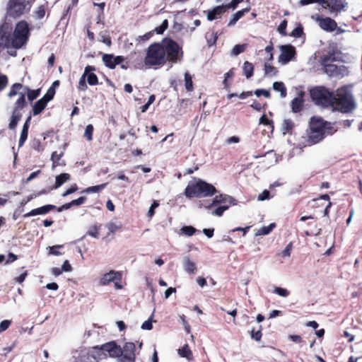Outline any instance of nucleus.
<instances>
[{"label": "nucleus", "mask_w": 362, "mask_h": 362, "mask_svg": "<svg viewBox=\"0 0 362 362\" xmlns=\"http://www.w3.org/2000/svg\"><path fill=\"white\" fill-rule=\"evenodd\" d=\"M182 57L183 52L178 43L165 37L160 42H154L148 46L144 62L149 68L162 66L166 62L175 64L181 61Z\"/></svg>", "instance_id": "nucleus-1"}, {"label": "nucleus", "mask_w": 362, "mask_h": 362, "mask_svg": "<svg viewBox=\"0 0 362 362\" xmlns=\"http://www.w3.org/2000/svg\"><path fill=\"white\" fill-rule=\"evenodd\" d=\"M331 108L342 113H350L356 108L353 95L347 88L341 87L333 91Z\"/></svg>", "instance_id": "nucleus-2"}, {"label": "nucleus", "mask_w": 362, "mask_h": 362, "mask_svg": "<svg viewBox=\"0 0 362 362\" xmlns=\"http://www.w3.org/2000/svg\"><path fill=\"white\" fill-rule=\"evenodd\" d=\"M333 127L329 122L322 118L312 117L310 122V132L308 136V142L315 144L322 141L325 134H332Z\"/></svg>", "instance_id": "nucleus-3"}, {"label": "nucleus", "mask_w": 362, "mask_h": 362, "mask_svg": "<svg viewBox=\"0 0 362 362\" xmlns=\"http://www.w3.org/2000/svg\"><path fill=\"white\" fill-rule=\"evenodd\" d=\"M34 2L35 0H8L6 6V19L17 21L28 15Z\"/></svg>", "instance_id": "nucleus-4"}, {"label": "nucleus", "mask_w": 362, "mask_h": 362, "mask_svg": "<svg viewBox=\"0 0 362 362\" xmlns=\"http://www.w3.org/2000/svg\"><path fill=\"white\" fill-rule=\"evenodd\" d=\"M216 193V189L211 184H209L201 179L196 182H190L185 189V195L187 198L211 197Z\"/></svg>", "instance_id": "nucleus-5"}, {"label": "nucleus", "mask_w": 362, "mask_h": 362, "mask_svg": "<svg viewBox=\"0 0 362 362\" xmlns=\"http://www.w3.org/2000/svg\"><path fill=\"white\" fill-rule=\"evenodd\" d=\"M11 35L12 47L17 49L22 48L27 44L30 36L29 23L25 20L19 21Z\"/></svg>", "instance_id": "nucleus-6"}, {"label": "nucleus", "mask_w": 362, "mask_h": 362, "mask_svg": "<svg viewBox=\"0 0 362 362\" xmlns=\"http://www.w3.org/2000/svg\"><path fill=\"white\" fill-rule=\"evenodd\" d=\"M105 352H107L112 358L114 356H117L119 354V349L116 346V342L112 341L101 346H93L88 349L86 356H83V357L87 361L91 358L98 361L103 358H106Z\"/></svg>", "instance_id": "nucleus-7"}, {"label": "nucleus", "mask_w": 362, "mask_h": 362, "mask_svg": "<svg viewBox=\"0 0 362 362\" xmlns=\"http://www.w3.org/2000/svg\"><path fill=\"white\" fill-rule=\"evenodd\" d=\"M310 95L315 105L322 107H331L333 91L325 86H316L310 90Z\"/></svg>", "instance_id": "nucleus-8"}, {"label": "nucleus", "mask_w": 362, "mask_h": 362, "mask_svg": "<svg viewBox=\"0 0 362 362\" xmlns=\"http://www.w3.org/2000/svg\"><path fill=\"white\" fill-rule=\"evenodd\" d=\"M119 349V354L112 358H118L119 362H135L136 346L133 342H126L122 347L116 344Z\"/></svg>", "instance_id": "nucleus-9"}, {"label": "nucleus", "mask_w": 362, "mask_h": 362, "mask_svg": "<svg viewBox=\"0 0 362 362\" xmlns=\"http://www.w3.org/2000/svg\"><path fill=\"white\" fill-rule=\"evenodd\" d=\"M11 25L6 21L0 23V53L5 49L12 47Z\"/></svg>", "instance_id": "nucleus-10"}, {"label": "nucleus", "mask_w": 362, "mask_h": 362, "mask_svg": "<svg viewBox=\"0 0 362 362\" xmlns=\"http://www.w3.org/2000/svg\"><path fill=\"white\" fill-rule=\"evenodd\" d=\"M281 54L279 57V62L282 64H288L296 54L295 47L291 45H285L280 47Z\"/></svg>", "instance_id": "nucleus-11"}, {"label": "nucleus", "mask_w": 362, "mask_h": 362, "mask_svg": "<svg viewBox=\"0 0 362 362\" xmlns=\"http://www.w3.org/2000/svg\"><path fill=\"white\" fill-rule=\"evenodd\" d=\"M316 21L318 23L320 28L327 32H332L335 30L337 26L336 21L329 17L322 18L317 16Z\"/></svg>", "instance_id": "nucleus-12"}, {"label": "nucleus", "mask_w": 362, "mask_h": 362, "mask_svg": "<svg viewBox=\"0 0 362 362\" xmlns=\"http://www.w3.org/2000/svg\"><path fill=\"white\" fill-rule=\"evenodd\" d=\"M102 59L105 65L111 69H114L117 65L120 64L124 61V57H115L111 54H104Z\"/></svg>", "instance_id": "nucleus-13"}, {"label": "nucleus", "mask_w": 362, "mask_h": 362, "mask_svg": "<svg viewBox=\"0 0 362 362\" xmlns=\"http://www.w3.org/2000/svg\"><path fill=\"white\" fill-rule=\"evenodd\" d=\"M50 10L48 6V2L45 1L44 4L37 6L33 11V17L37 21L43 19L45 16L49 17Z\"/></svg>", "instance_id": "nucleus-14"}, {"label": "nucleus", "mask_w": 362, "mask_h": 362, "mask_svg": "<svg viewBox=\"0 0 362 362\" xmlns=\"http://www.w3.org/2000/svg\"><path fill=\"white\" fill-rule=\"evenodd\" d=\"M122 276L121 272L111 270L103 276L100 280V284L103 286H105L115 281H121Z\"/></svg>", "instance_id": "nucleus-15"}, {"label": "nucleus", "mask_w": 362, "mask_h": 362, "mask_svg": "<svg viewBox=\"0 0 362 362\" xmlns=\"http://www.w3.org/2000/svg\"><path fill=\"white\" fill-rule=\"evenodd\" d=\"M57 209V206L53 204H47L42 206L32 209L27 214L23 215L24 218H28L30 216H37V215H42L49 213L50 211L54 210Z\"/></svg>", "instance_id": "nucleus-16"}, {"label": "nucleus", "mask_w": 362, "mask_h": 362, "mask_svg": "<svg viewBox=\"0 0 362 362\" xmlns=\"http://www.w3.org/2000/svg\"><path fill=\"white\" fill-rule=\"evenodd\" d=\"M324 71L329 76L337 77L341 74V67L333 64H324Z\"/></svg>", "instance_id": "nucleus-17"}, {"label": "nucleus", "mask_w": 362, "mask_h": 362, "mask_svg": "<svg viewBox=\"0 0 362 362\" xmlns=\"http://www.w3.org/2000/svg\"><path fill=\"white\" fill-rule=\"evenodd\" d=\"M233 197H231L229 195L227 194H220L217 195L214 197L213 199L212 204L208 206V208H210L212 205H217V204H221V205H228V207L233 202Z\"/></svg>", "instance_id": "nucleus-18"}, {"label": "nucleus", "mask_w": 362, "mask_h": 362, "mask_svg": "<svg viewBox=\"0 0 362 362\" xmlns=\"http://www.w3.org/2000/svg\"><path fill=\"white\" fill-rule=\"evenodd\" d=\"M226 9L223 5L217 6L214 7L212 10H209L206 11L207 13V19L209 21H212L218 18V16H221V14L226 12Z\"/></svg>", "instance_id": "nucleus-19"}, {"label": "nucleus", "mask_w": 362, "mask_h": 362, "mask_svg": "<svg viewBox=\"0 0 362 362\" xmlns=\"http://www.w3.org/2000/svg\"><path fill=\"white\" fill-rule=\"evenodd\" d=\"M22 114L21 112L17 110L12 111V114L10 118V122L8 124V129L13 130L16 128L18 122L21 119Z\"/></svg>", "instance_id": "nucleus-20"}, {"label": "nucleus", "mask_w": 362, "mask_h": 362, "mask_svg": "<svg viewBox=\"0 0 362 362\" xmlns=\"http://www.w3.org/2000/svg\"><path fill=\"white\" fill-rule=\"evenodd\" d=\"M177 351L180 356L186 358L189 361L194 359L192 351L187 344H185L181 349H179Z\"/></svg>", "instance_id": "nucleus-21"}, {"label": "nucleus", "mask_w": 362, "mask_h": 362, "mask_svg": "<svg viewBox=\"0 0 362 362\" xmlns=\"http://www.w3.org/2000/svg\"><path fill=\"white\" fill-rule=\"evenodd\" d=\"M71 179V175L69 173H64L57 175L55 179V183L53 185V189H57L61 187L64 183L69 181Z\"/></svg>", "instance_id": "nucleus-22"}, {"label": "nucleus", "mask_w": 362, "mask_h": 362, "mask_svg": "<svg viewBox=\"0 0 362 362\" xmlns=\"http://www.w3.org/2000/svg\"><path fill=\"white\" fill-rule=\"evenodd\" d=\"M250 6L246 7L240 11H237L233 15L232 18L228 22V26H232L236 23V22L240 19L245 13L250 11Z\"/></svg>", "instance_id": "nucleus-23"}, {"label": "nucleus", "mask_w": 362, "mask_h": 362, "mask_svg": "<svg viewBox=\"0 0 362 362\" xmlns=\"http://www.w3.org/2000/svg\"><path fill=\"white\" fill-rule=\"evenodd\" d=\"M184 268L189 274H194L197 271V265L195 262L192 261L188 257H186L184 259Z\"/></svg>", "instance_id": "nucleus-24"}, {"label": "nucleus", "mask_w": 362, "mask_h": 362, "mask_svg": "<svg viewBox=\"0 0 362 362\" xmlns=\"http://www.w3.org/2000/svg\"><path fill=\"white\" fill-rule=\"evenodd\" d=\"M46 106L47 103L40 98L33 105V115L35 116L40 114L45 110Z\"/></svg>", "instance_id": "nucleus-25"}, {"label": "nucleus", "mask_w": 362, "mask_h": 362, "mask_svg": "<svg viewBox=\"0 0 362 362\" xmlns=\"http://www.w3.org/2000/svg\"><path fill=\"white\" fill-rule=\"evenodd\" d=\"M20 96L15 103L13 110L21 112L25 106H27V102L25 100V94L23 93H19Z\"/></svg>", "instance_id": "nucleus-26"}, {"label": "nucleus", "mask_w": 362, "mask_h": 362, "mask_svg": "<svg viewBox=\"0 0 362 362\" xmlns=\"http://www.w3.org/2000/svg\"><path fill=\"white\" fill-rule=\"evenodd\" d=\"M64 152L62 151L60 153H58L57 151L52 152L51 155V160L52 161V169L57 168L59 165H65V163H60L59 161L62 158V157L64 156Z\"/></svg>", "instance_id": "nucleus-27"}, {"label": "nucleus", "mask_w": 362, "mask_h": 362, "mask_svg": "<svg viewBox=\"0 0 362 362\" xmlns=\"http://www.w3.org/2000/svg\"><path fill=\"white\" fill-rule=\"evenodd\" d=\"M243 74L247 78H250L253 76L254 74V66L252 63L246 61L244 62L243 66Z\"/></svg>", "instance_id": "nucleus-28"}, {"label": "nucleus", "mask_w": 362, "mask_h": 362, "mask_svg": "<svg viewBox=\"0 0 362 362\" xmlns=\"http://www.w3.org/2000/svg\"><path fill=\"white\" fill-rule=\"evenodd\" d=\"M273 88L278 92H280L281 98H285L287 95V90L284 83L281 81H276L273 83Z\"/></svg>", "instance_id": "nucleus-29"}, {"label": "nucleus", "mask_w": 362, "mask_h": 362, "mask_svg": "<svg viewBox=\"0 0 362 362\" xmlns=\"http://www.w3.org/2000/svg\"><path fill=\"white\" fill-rule=\"evenodd\" d=\"M303 106V100L300 98H295L291 101V108L293 112H299L301 111Z\"/></svg>", "instance_id": "nucleus-30"}, {"label": "nucleus", "mask_w": 362, "mask_h": 362, "mask_svg": "<svg viewBox=\"0 0 362 362\" xmlns=\"http://www.w3.org/2000/svg\"><path fill=\"white\" fill-rule=\"evenodd\" d=\"M107 183H103L101 185H95V186H91L88 187L86 189H83L81 193H98L100 191H102L106 186Z\"/></svg>", "instance_id": "nucleus-31"}, {"label": "nucleus", "mask_w": 362, "mask_h": 362, "mask_svg": "<svg viewBox=\"0 0 362 362\" xmlns=\"http://www.w3.org/2000/svg\"><path fill=\"white\" fill-rule=\"evenodd\" d=\"M276 227L275 223H272L267 226H263L260 228L255 233L256 235H265L269 233H270L272 230Z\"/></svg>", "instance_id": "nucleus-32"}, {"label": "nucleus", "mask_w": 362, "mask_h": 362, "mask_svg": "<svg viewBox=\"0 0 362 362\" xmlns=\"http://www.w3.org/2000/svg\"><path fill=\"white\" fill-rule=\"evenodd\" d=\"M101 228V225L95 224L91 226L88 230L86 234L89 236H91L95 238H98L100 236V230Z\"/></svg>", "instance_id": "nucleus-33"}, {"label": "nucleus", "mask_w": 362, "mask_h": 362, "mask_svg": "<svg viewBox=\"0 0 362 362\" xmlns=\"http://www.w3.org/2000/svg\"><path fill=\"white\" fill-rule=\"evenodd\" d=\"M25 90L27 93V97L28 100L33 101L35 100L40 94V89L31 90L28 87L24 88Z\"/></svg>", "instance_id": "nucleus-34"}, {"label": "nucleus", "mask_w": 362, "mask_h": 362, "mask_svg": "<svg viewBox=\"0 0 362 362\" xmlns=\"http://www.w3.org/2000/svg\"><path fill=\"white\" fill-rule=\"evenodd\" d=\"M294 127L293 122L290 119H284L282 123V131L284 134L289 133Z\"/></svg>", "instance_id": "nucleus-35"}, {"label": "nucleus", "mask_w": 362, "mask_h": 362, "mask_svg": "<svg viewBox=\"0 0 362 362\" xmlns=\"http://www.w3.org/2000/svg\"><path fill=\"white\" fill-rule=\"evenodd\" d=\"M23 88V86L20 83H16L12 85L10 91L8 93V97L12 98L17 94L18 91Z\"/></svg>", "instance_id": "nucleus-36"}, {"label": "nucleus", "mask_w": 362, "mask_h": 362, "mask_svg": "<svg viewBox=\"0 0 362 362\" xmlns=\"http://www.w3.org/2000/svg\"><path fill=\"white\" fill-rule=\"evenodd\" d=\"M264 70L266 75L276 76L278 73L277 69L268 63L264 64Z\"/></svg>", "instance_id": "nucleus-37"}, {"label": "nucleus", "mask_w": 362, "mask_h": 362, "mask_svg": "<svg viewBox=\"0 0 362 362\" xmlns=\"http://www.w3.org/2000/svg\"><path fill=\"white\" fill-rule=\"evenodd\" d=\"M185 88L187 91H192L193 90V82L192 79L191 75L186 72L185 74Z\"/></svg>", "instance_id": "nucleus-38"}, {"label": "nucleus", "mask_w": 362, "mask_h": 362, "mask_svg": "<svg viewBox=\"0 0 362 362\" xmlns=\"http://www.w3.org/2000/svg\"><path fill=\"white\" fill-rule=\"evenodd\" d=\"M54 94L55 90L54 87H50L41 99L47 104L48 102L53 99Z\"/></svg>", "instance_id": "nucleus-39"}, {"label": "nucleus", "mask_w": 362, "mask_h": 362, "mask_svg": "<svg viewBox=\"0 0 362 362\" xmlns=\"http://www.w3.org/2000/svg\"><path fill=\"white\" fill-rule=\"evenodd\" d=\"M28 129H29L26 128L25 127H23V129H22L21 133V136H20L19 141H18L19 147L23 146V144H25V142L28 138Z\"/></svg>", "instance_id": "nucleus-40"}, {"label": "nucleus", "mask_w": 362, "mask_h": 362, "mask_svg": "<svg viewBox=\"0 0 362 362\" xmlns=\"http://www.w3.org/2000/svg\"><path fill=\"white\" fill-rule=\"evenodd\" d=\"M344 8L343 4L340 1L338 0H332V4L330 6V11L334 12V11H340Z\"/></svg>", "instance_id": "nucleus-41"}, {"label": "nucleus", "mask_w": 362, "mask_h": 362, "mask_svg": "<svg viewBox=\"0 0 362 362\" xmlns=\"http://www.w3.org/2000/svg\"><path fill=\"white\" fill-rule=\"evenodd\" d=\"M86 80L90 86H95L98 84V78L94 73L88 74Z\"/></svg>", "instance_id": "nucleus-42"}, {"label": "nucleus", "mask_w": 362, "mask_h": 362, "mask_svg": "<svg viewBox=\"0 0 362 362\" xmlns=\"http://www.w3.org/2000/svg\"><path fill=\"white\" fill-rule=\"evenodd\" d=\"M246 47L247 44L236 45L233 47L231 53L233 55H238L240 53L244 52Z\"/></svg>", "instance_id": "nucleus-43"}, {"label": "nucleus", "mask_w": 362, "mask_h": 362, "mask_svg": "<svg viewBox=\"0 0 362 362\" xmlns=\"http://www.w3.org/2000/svg\"><path fill=\"white\" fill-rule=\"evenodd\" d=\"M94 128L92 124H88L85 129L83 136L88 140L91 141L93 139Z\"/></svg>", "instance_id": "nucleus-44"}, {"label": "nucleus", "mask_w": 362, "mask_h": 362, "mask_svg": "<svg viewBox=\"0 0 362 362\" xmlns=\"http://www.w3.org/2000/svg\"><path fill=\"white\" fill-rule=\"evenodd\" d=\"M64 247L63 245H57L51 247H48L47 249L49 250V255H52L55 256H59L62 255V252L59 251V249L62 248Z\"/></svg>", "instance_id": "nucleus-45"}, {"label": "nucleus", "mask_w": 362, "mask_h": 362, "mask_svg": "<svg viewBox=\"0 0 362 362\" xmlns=\"http://www.w3.org/2000/svg\"><path fill=\"white\" fill-rule=\"evenodd\" d=\"M250 336H251L252 339H255L257 341H259L262 337V326L260 325L259 329L257 331H255L254 329H252L250 331Z\"/></svg>", "instance_id": "nucleus-46"}, {"label": "nucleus", "mask_w": 362, "mask_h": 362, "mask_svg": "<svg viewBox=\"0 0 362 362\" xmlns=\"http://www.w3.org/2000/svg\"><path fill=\"white\" fill-rule=\"evenodd\" d=\"M86 76L82 75L79 79V81H78V83L77 86V89L79 91H86L88 89V86H87V83L86 81Z\"/></svg>", "instance_id": "nucleus-47"}, {"label": "nucleus", "mask_w": 362, "mask_h": 362, "mask_svg": "<svg viewBox=\"0 0 362 362\" xmlns=\"http://www.w3.org/2000/svg\"><path fill=\"white\" fill-rule=\"evenodd\" d=\"M168 21L167 19H165L162 24L156 27L154 30H153V33L156 32L157 34H163L164 31L168 28Z\"/></svg>", "instance_id": "nucleus-48"}, {"label": "nucleus", "mask_w": 362, "mask_h": 362, "mask_svg": "<svg viewBox=\"0 0 362 362\" xmlns=\"http://www.w3.org/2000/svg\"><path fill=\"white\" fill-rule=\"evenodd\" d=\"M45 193H46L45 190H42V191H40V192H37L36 194H30L26 199H23L21 201V206L25 205L26 204H28L29 202H30L32 199H33L36 197L40 196V195H41L42 194H45Z\"/></svg>", "instance_id": "nucleus-49"}, {"label": "nucleus", "mask_w": 362, "mask_h": 362, "mask_svg": "<svg viewBox=\"0 0 362 362\" xmlns=\"http://www.w3.org/2000/svg\"><path fill=\"white\" fill-rule=\"evenodd\" d=\"M303 34V26L300 24H299L296 28H295L292 30L291 35L294 37H300Z\"/></svg>", "instance_id": "nucleus-50"}, {"label": "nucleus", "mask_w": 362, "mask_h": 362, "mask_svg": "<svg viewBox=\"0 0 362 362\" xmlns=\"http://www.w3.org/2000/svg\"><path fill=\"white\" fill-rule=\"evenodd\" d=\"M274 293L282 297H287L290 294L289 291H288L286 288L281 287H275Z\"/></svg>", "instance_id": "nucleus-51"}, {"label": "nucleus", "mask_w": 362, "mask_h": 362, "mask_svg": "<svg viewBox=\"0 0 362 362\" xmlns=\"http://www.w3.org/2000/svg\"><path fill=\"white\" fill-rule=\"evenodd\" d=\"M181 230L182 233L187 236L193 235L197 231L196 228L191 226H183Z\"/></svg>", "instance_id": "nucleus-52"}, {"label": "nucleus", "mask_w": 362, "mask_h": 362, "mask_svg": "<svg viewBox=\"0 0 362 362\" xmlns=\"http://www.w3.org/2000/svg\"><path fill=\"white\" fill-rule=\"evenodd\" d=\"M8 83V77L5 74H0V92L5 89Z\"/></svg>", "instance_id": "nucleus-53"}, {"label": "nucleus", "mask_w": 362, "mask_h": 362, "mask_svg": "<svg viewBox=\"0 0 362 362\" xmlns=\"http://www.w3.org/2000/svg\"><path fill=\"white\" fill-rule=\"evenodd\" d=\"M228 209V205H221L218 207H217L212 214L214 215L221 216L225 211H226Z\"/></svg>", "instance_id": "nucleus-54"}, {"label": "nucleus", "mask_w": 362, "mask_h": 362, "mask_svg": "<svg viewBox=\"0 0 362 362\" xmlns=\"http://www.w3.org/2000/svg\"><path fill=\"white\" fill-rule=\"evenodd\" d=\"M244 0H232L230 3L223 5L226 11L230 8L235 9L238 6V5L243 2Z\"/></svg>", "instance_id": "nucleus-55"}, {"label": "nucleus", "mask_w": 362, "mask_h": 362, "mask_svg": "<svg viewBox=\"0 0 362 362\" xmlns=\"http://www.w3.org/2000/svg\"><path fill=\"white\" fill-rule=\"evenodd\" d=\"M267 105V103H264L262 105H261L260 103H259L258 101L255 100H253L252 103L250 105V107L257 111H261L262 110H264L265 107Z\"/></svg>", "instance_id": "nucleus-56"}, {"label": "nucleus", "mask_w": 362, "mask_h": 362, "mask_svg": "<svg viewBox=\"0 0 362 362\" xmlns=\"http://www.w3.org/2000/svg\"><path fill=\"white\" fill-rule=\"evenodd\" d=\"M286 27H287V21L286 20H284L281 23L280 25H279L278 27V31L279 33L284 35V36H286L287 35L286 33Z\"/></svg>", "instance_id": "nucleus-57"}, {"label": "nucleus", "mask_w": 362, "mask_h": 362, "mask_svg": "<svg viewBox=\"0 0 362 362\" xmlns=\"http://www.w3.org/2000/svg\"><path fill=\"white\" fill-rule=\"evenodd\" d=\"M292 249H293V243H289L286 246L285 249L282 251V252H281L282 257H290Z\"/></svg>", "instance_id": "nucleus-58"}, {"label": "nucleus", "mask_w": 362, "mask_h": 362, "mask_svg": "<svg viewBox=\"0 0 362 362\" xmlns=\"http://www.w3.org/2000/svg\"><path fill=\"white\" fill-rule=\"evenodd\" d=\"M254 93L257 96L259 97L261 95L264 96L267 98H270V93L269 90L265 89H257Z\"/></svg>", "instance_id": "nucleus-59"}, {"label": "nucleus", "mask_w": 362, "mask_h": 362, "mask_svg": "<svg viewBox=\"0 0 362 362\" xmlns=\"http://www.w3.org/2000/svg\"><path fill=\"white\" fill-rule=\"evenodd\" d=\"M259 124H264V125H267V126H272V127L273 128L274 126H273V121L271 120V119H269L266 115H263L260 119H259Z\"/></svg>", "instance_id": "nucleus-60"}, {"label": "nucleus", "mask_w": 362, "mask_h": 362, "mask_svg": "<svg viewBox=\"0 0 362 362\" xmlns=\"http://www.w3.org/2000/svg\"><path fill=\"white\" fill-rule=\"evenodd\" d=\"M78 186L76 184L72 185L69 188H68L62 194V197H66L78 190Z\"/></svg>", "instance_id": "nucleus-61"}, {"label": "nucleus", "mask_w": 362, "mask_h": 362, "mask_svg": "<svg viewBox=\"0 0 362 362\" xmlns=\"http://www.w3.org/2000/svg\"><path fill=\"white\" fill-rule=\"evenodd\" d=\"M218 39V35L216 33L213 32L210 37H207V43L209 46H212L216 44Z\"/></svg>", "instance_id": "nucleus-62"}, {"label": "nucleus", "mask_w": 362, "mask_h": 362, "mask_svg": "<svg viewBox=\"0 0 362 362\" xmlns=\"http://www.w3.org/2000/svg\"><path fill=\"white\" fill-rule=\"evenodd\" d=\"M11 324V321L8 320H4L0 323V333L6 331Z\"/></svg>", "instance_id": "nucleus-63"}, {"label": "nucleus", "mask_w": 362, "mask_h": 362, "mask_svg": "<svg viewBox=\"0 0 362 362\" xmlns=\"http://www.w3.org/2000/svg\"><path fill=\"white\" fill-rule=\"evenodd\" d=\"M28 273V271H25L21 274H20L18 276H16L13 279V281L21 284L27 277Z\"/></svg>", "instance_id": "nucleus-64"}]
</instances>
